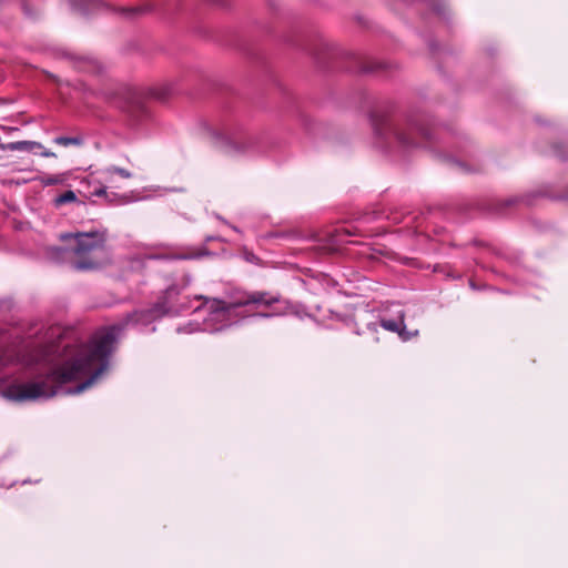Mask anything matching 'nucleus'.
I'll use <instances>...</instances> for the list:
<instances>
[{"label": "nucleus", "instance_id": "obj_1", "mask_svg": "<svg viewBox=\"0 0 568 568\" xmlns=\"http://www.w3.org/2000/svg\"><path fill=\"white\" fill-rule=\"evenodd\" d=\"M124 324L99 329L88 344H59L26 358L28 375L21 374L18 357L0 349V394L10 400L50 398L59 393L79 394L108 371Z\"/></svg>", "mask_w": 568, "mask_h": 568}, {"label": "nucleus", "instance_id": "obj_2", "mask_svg": "<svg viewBox=\"0 0 568 568\" xmlns=\"http://www.w3.org/2000/svg\"><path fill=\"white\" fill-rule=\"evenodd\" d=\"M60 239L67 242V246L50 250V257L57 262L69 258L74 270L90 271L99 268L106 260L103 233H64Z\"/></svg>", "mask_w": 568, "mask_h": 568}, {"label": "nucleus", "instance_id": "obj_3", "mask_svg": "<svg viewBox=\"0 0 568 568\" xmlns=\"http://www.w3.org/2000/svg\"><path fill=\"white\" fill-rule=\"evenodd\" d=\"M197 298L203 300L212 313L222 312L242 318L254 315L267 317L270 315L262 310H266L278 302V297L263 291L236 292L230 301L205 296H197Z\"/></svg>", "mask_w": 568, "mask_h": 568}, {"label": "nucleus", "instance_id": "obj_4", "mask_svg": "<svg viewBox=\"0 0 568 568\" xmlns=\"http://www.w3.org/2000/svg\"><path fill=\"white\" fill-rule=\"evenodd\" d=\"M374 128L377 134H392L396 141L405 148L417 144V139L422 135V131L413 123L394 124L387 119L373 118Z\"/></svg>", "mask_w": 568, "mask_h": 568}, {"label": "nucleus", "instance_id": "obj_5", "mask_svg": "<svg viewBox=\"0 0 568 568\" xmlns=\"http://www.w3.org/2000/svg\"><path fill=\"white\" fill-rule=\"evenodd\" d=\"M116 105L126 111L134 112L140 109V95L139 92L130 88L121 89L115 97Z\"/></svg>", "mask_w": 568, "mask_h": 568}, {"label": "nucleus", "instance_id": "obj_6", "mask_svg": "<svg viewBox=\"0 0 568 568\" xmlns=\"http://www.w3.org/2000/svg\"><path fill=\"white\" fill-rule=\"evenodd\" d=\"M180 294V290L176 285H171L166 288L163 301L155 304L154 308L150 311L151 317L162 316L168 313L172 307L173 300Z\"/></svg>", "mask_w": 568, "mask_h": 568}, {"label": "nucleus", "instance_id": "obj_7", "mask_svg": "<svg viewBox=\"0 0 568 568\" xmlns=\"http://www.w3.org/2000/svg\"><path fill=\"white\" fill-rule=\"evenodd\" d=\"M169 92L166 88L161 85H152L144 89V100L152 99L156 101H163L168 97Z\"/></svg>", "mask_w": 568, "mask_h": 568}, {"label": "nucleus", "instance_id": "obj_8", "mask_svg": "<svg viewBox=\"0 0 568 568\" xmlns=\"http://www.w3.org/2000/svg\"><path fill=\"white\" fill-rule=\"evenodd\" d=\"M70 4L73 9L87 14L90 12L91 8L98 4V0H70Z\"/></svg>", "mask_w": 568, "mask_h": 568}, {"label": "nucleus", "instance_id": "obj_9", "mask_svg": "<svg viewBox=\"0 0 568 568\" xmlns=\"http://www.w3.org/2000/svg\"><path fill=\"white\" fill-rule=\"evenodd\" d=\"M55 144L61 146H80L83 144V139L80 135L77 136H57L53 139Z\"/></svg>", "mask_w": 568, "mask_h": 568}, {"label": "nucleus", "instance_id": "obj_10", "mask_svg": "<svg viewBox=\"0 0 568 568\" xmlns=\"http://www.w3.org/2000/svg\"><path fill=\"white\" fill-rule=\"evenodd\" d=\"M93 194L99 197H101V196L105 197V200L110 203H114V202L126 203L128 202L126 196H124V195L118 196L115 193H112V192L109 193L104 187H100V189L95 190L93 192Z\"/></svg>", "mask_w": 568, "mask_h": 568}, {"label": "nucleus", "instance_id": "obj_11", "mask_svg": "<svg viewBox=\"0 0 568 568\" xmlns=\"http://www.w3.org/2000/svg\"><path fill=\"white\" fill-rule=\"evenodd\" d=\"M65 181H67V174H64V173L47 174V175H42L40 178L41 184L45 185V186L63 184Z\"/></svg>", "mask_w": 568, "mask_h": 568}, {"label": "nucleus", "instance_id": "obj_12", "mask_svg": "<svg viewBox=\"0 0 568 568\" xmlns=\"http://www.w3.org/2000/svg\"><path fill=\"white\" fill-rule=\"evenodd\" d=\"M36 146L40 148L41 144L30 141H17L8 144V149L11 151H31Z\"/></svg>", "mask_w": 568, "mask_h": 568}, {"label": "nucleus", "instance_id": "obj_13", "mask_svg": "<svg viewBox=\"0 0 568 568\" xmlns=\"http://www.w3.org/2000/svg\"><path fill=\"white\" fill-rule=\"evenodd\" d=\"M77 202V195L73 191H65L64 193L57 196L53 201L55 207H60L68 203Z\"/></svg>", "mask_w": 568, "mask_h": 568}, {"label": "nucleus", "instance_id": "obj_14", "mask_svg": "<svg viewBox=\"0 0 568 568\" xmlns=\"http://www.w3.org/2000/svg\"><path fill=\"white\" fill-rule=\"evenodd\" d=\"M381 326L383 328H385L386 331L394 332V333H399L402 326H404V318L402 316L399 321L382 320L381 321Z\"/></svg>", "mask_w": 568, "mask_h": 568}, {"label": "nucleus", "instance_id": "obj_15", "mask_svg": "<svg viewBox=\"0 0 568 568\" xmlns=\"http://www.w3.org/2000/svg\"><path fill=\"white\" fill-rule=\"evenodd\" d=\"M121 13L128 20H135L140 17L141 11L139 7H123Z\"/></svg>", "mask_w": 568, "mask_h": 568}, {"label": "nucleus", "instance_id": "obj_16", "mask_svg": "<svg viewBox=\"0 0 568 568\" xmlns=\"http://www.w3.org/2000/svg\"><path fill=\"white\" fill-rule=\"evenodd\" d=\"M108 173L109 174H119L121 178H124V179H128L131 176V174L126 170L119 169V168H111L108 170Z\"/></svg>", "mask_w": 568, "mask_h": 568}, {"label": "nucleus", "instance_id": "obj_17", "mask_svg": "<svg viewBox=\"0 0 568 568\" xmlns=\"http://www.w3.org/2000/svg\"><path fill=\"white\" fill-rule=\"evenodd\" d=\"M207 254L206 251H197V252H193V253H190V254H185V255H180L179 258H184V260H187V258H197L202 255H205Z\"/></svg>", "mask_w": 568, "mask_h": 568}, {"label": "nucleus", "instance_id": "obj_18", "mask_svg": "<svg viewBox=\"0 0 568 568\" xmlns=\"http://www.w3.org/2000/svg\"><path fill=\"white\" fill-rule=\"evenodd\" d=\"M42 155H43V156H47V158H49V156H55V154H54L53 152H50V151H44V152L42 153Z\"/></svg>", "mask_w": 568, "mask_h": 568}, {"label": "nucleus", "instance_id": "obj_19", "mask_svg": "<svg viewBox=\"0 0 568 568\" xmlns=\"http://www.w3.org/2000/svg\"><path fill=\"white\" fill-rule=\"evenodd\" d=\"M246 258H247V261H253V260H255L256 257H255V255H254V254H252V253H251V254H248V255H247V257H246Z\"/></svg>", "mask_w": 568, "mask_h": 568}, {"label": "nucleus", "instance_id": "obj_20", "mask_svg": "<svg viewBox=\"0 0 568 568\" xmlns=\"http://www.w3.org/2000/svg\"><path fill=\"white\" fill-rule=\"evenodd\" d=\"M368 328H369V329H372V331H374V332H376V326H375V324H369V325H368Z\"/></svg>", "mask_w": 568, "mask_h": 568}, {"label": "nucleus", "instance_id": "obj_21", "mask_svg": "<svg viewBox=\"0 0 568 568\" xmlns=\"http://www.w3.org/2000/svg\"><path fill=\"white\" fill-rule=\"evenodd\" d=\"M343 232H344L345 234H347V235H352V234H354L353 232H351L349 230H346V229H345V230H343Z\"/></svg>", "mask_w": 568, "mask_h": 568}, {"label": "nucleus", "instance_id": "obj_22", "mask_svg": "<svg viewBox=\"0 0 568 568\" xmlns=\"http://www.w3.org/2000/svg\"><path fill=\"white\" fill-rule=\"evenodd\" d=\"M143 257H144V258H152L153 256H152V255H149V254H146V253H144V254H143Z\"/></svg>", "mask_w": 568, "mask_h": 568}]
</instances>
